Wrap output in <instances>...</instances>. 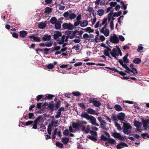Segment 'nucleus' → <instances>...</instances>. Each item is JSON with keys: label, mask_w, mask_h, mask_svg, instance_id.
Wrapping results in <instances>:
<instances>
[{"label": "nucleus", "mask_w": 149, "mask_h": 149, "mask_svg": "<svg viewBox=\"0 0 149 149\" xmlns=\"http://www.w3.org/2000/svg\"><path fill=\"white\" fill-rule=\"evenodd\" d=\"M65 37V35H63L62 36L61 32L58 31H55L53 35L54 39L58 41V44L60 45H62L64 42Z\"/></svg>", "instance_id": "nucleus-1"}, {"label": "nucleus", "mask_w": 149, "mask_h": 149, "mask_svg": "<svg viewBox=\"0 0 149 149\" xmlns=\"http://www.w3.org/2000/svg\"><path fill=\"white\" fill-rule=\"evenodd\" d=\"M61 47L55 45L54 47L51 50V52L52 53V54L56 58H60L61 57V51H59L61 49Z\"/></svg>", "instance_id": "nucleus-2"}, {"label": "nucleus", "mask_w": 149, "mask_h": 149, "mask_svg": "<svg viewBox=\"0 0 149 149\" xmlns=\"http://www.w3.org/2000/svg\"><path fill=\"white\" fill-rule=\"evenodd\" d=\"M123 132L126 134L129 135L131 133L132 127L130 124L128 123L123 122Z\"/></svg>", "instance_id": "nucleus-3"}, {"label": "nucleus", "mask_w": 149, "mask_h": 149, "mask_svg": "<svg viewBox=\"0 0 149 149\" xmlns=\"http://www.w3.org/2000/svg\"><path fill=\"white\" fill-rule=\"evenodd\" d=\"M116 48H113L110 53L113 57L116 58L119 55L122 56V52L119 48L117 46H116Z\"/></svg>", "instance_id": "nucleus-4"}, {"label": "nucleus", "mask_w": 149, "mask_h": 149, "mask_svg": "<svg viewBox=\"0 0 149 149\" xmlns=\"http://www.w3.org/2000/svg\"><path fill=\"white\" fill-rule=\"evenodd\" d=\"M80 125V128L81 129V131L84 132V133H88L89 132L90 130V125H87L85 127L84 124H86L87 123L85 121H81V122H79Z\"/></svg>", "instance_id": "nucleus-5"}, {"label": "nucleus", "mask_w": 149, "mask_h": 149, "mask_svg": "<svg viewBox=\"0 0 149 149\" xmlns=\"http://www.w3.org/2000/svg\"><path fill=\"white\" fill-rule=\"evenodd\" d=\"M134 125L136 128V130L139 132L142 131V123L138 121L135 120L134 122Z\"/></svg>", "instance_id": "nucleus-6"}, {"label": "nucleus", "mask_w": 149, "mask_h": 149, "mask_svg": "<svg viewBox=\"0 0 149 149\" xmlns=\"http://www.w3.org/2000/svg\"><path fill=\"white\" fill-rule=\"evenodd\" d=\"M110 40L112 43L117 44L119 42L118 38L117 36L115 34L110 36Z\"/></svg>", "instance_id": "nucleus-7"}, {"label": "nucleus", "mask_w": 149, "mask_h": 149, "mask_svg": "<svg viewBox=\"0 0 149 149\" xmlns=\"http://www.w3.org/2000/svg\"><path fill=\"white\" fill-rule=\"evenodd\" d=\"M87 120L90 121L91 123L93 125H95L97 126H99V125L96 123V120L94 116L90 115Z\"/></svg>", "instance_id": "nucleus-8"}, {"label": "nucleus", "mask_w": 149, "mask_h": 149, "mask_svg": "<svg viewBox=\"0 0 149 149\" xmlns=\"http://www.w3.org/2000/svg\"><path fill=\"white\" fill-rule=\"evenodd\" d=\"M119 62L123 67L126 70L125 71V72L128 73H130V69L124 63L123 60L122 59H120L119 60Z\"/></svg>", "instance_id": "nucleus-9"}, {"label": "nucleus", "mask_w": 149, "mask_h": 149, "mask_svg": "<svg viewBox=\"0 0 149 149\" xmlns=\"http://www.w3.org/2000/svg\"><path fill=\"white\" fill-rule=\"evenodd\" d=\"M107 27H103L100 30V31L106 37L108 36L110 32L109 30L106 28Z\"/></svg>", "instance_id": "nucleus-10"}, {"label": "nucleus", "mask_w": 149, "mask_h": 149, "mask_svg": "<svg viewBox=\"0 0 149 149\" xmlns=\"http://www.w3.org/2000/svg\"><path fill=\"white\" fill-rule=\"evenodd\" d=\"M89 102L92 103L94 106L96 107H99L101 105V103L96 100L94 98L91 99L89 100Z\"/></svg>", "instance_id": "nucleus-11"}, {"label": "nucleus", "mask_w": 149, "mask_h": 149, "mask_svg": "<svg viewBox=\"0 0 149 149\" xmlns=\"http://www.w3.org/2000/svg\"><path fill=\"white\" fill-rule=\"evenodd\" d=\"M114 13L113 11H111L108 15V21L110 22L111 20H113L115 19Z\"/></svg>", "instance_id": "nucleus-12"}, {"label": "nucleus", "mask_w": 149, "mask_h": 149, "mask_svg": "<svg viewBox=\"0 0 149 149\" xmlns=\"http://www.w3.org/2000/svg\"><path fill=\"white\" fill-rule=\"evenodd\" d=\"M64 111L65 109L63 107H62L60 108L56 112V115L55 116L56 118H59L61 115V112Z\"/></svg>", "instance_id": "nucleus-13"}, {"label": "nucleus", "mask_w": 149, "mask_h": 149, "mask_svg": "<svg viewBox=\"0 0 149 149\" xmlns=\"http://www.w3.org/2000/svg\"><path fill=\"white\" fill-rule=\"evenodd\" d=\"M62 26L64 29L69 30H71L72 29V26L70 23H64L62 25Z\"/></svg>", "instance_id": "nucleus-14"}, {"label": "nucleus", "mask_w": 149, "mask_h": 149, "mask_svg": "<svg viewBox=\"0 0 149 149\" xmlns=\"http://www.w3.org/2000/svg\"><path fill=\"white\" fill-rule=\"evenodd\" d=\"M112 135L114 138H118L122 141L124 140V138L119 133L116 132L113 133Z\"/></svg>", "instance_id": "nucleus-15"}, {"label": "nucleus", "mask_w": 149, "mask_h": 149, "mask_svg": "<svg viewBox=\"0 0 149 149\" xmlns=\"http://www.w3.org/2000/svg\"><path fill=\"white\" fill-rule=\"evenodd\" d=\"M80 122H81V121H78L77 123L76 122L72 123V127L75 129H78L79 128H80V125L79 124Z\"/></svg>", "instance_id": "nucleus-16"}, {"label": "nucleus", "mask_w": 149, "mask_h": 149, "mask_svg": "<svg viewBox=\"0 0 149 149\" xmlns=\"http://www.w3.org/2000/svg\"><path fill=\"white\" fill-rule=\"evenodd\" d=\"M125 115L123 113L121 112L117 115V117L121 121L124 120V119L125 117Z\"/></svg>", "instance_id": "nucleus-17"}, {"label": "nucleus", "mask_w": 149, "mask_h": 149, "mask_svg": "<svg viewBox=\"0 0 149 149\" xmlns=\"http://www.w3.org/2000/svg\"><path fill=\"white\" fill-rule=\"evenodd\" d=\"M124 147H128L127 144L123 142H121L117 145L116 148L117 149H120Z\"/></svg>", "instance_id": "nucleus-18"}, {"label": "nucleus", "mask_w": 149, "mask_h": 149, "mask_svg": "<svg viewBox=\"0 0 149 149\" xmlns=\"http://www.w3.org/2000/svg\"><path fill=\"white\" fill-rule=\"evenodd\" d=\"M63 133L65 136H67L69 135L71 137H73L74 136L73 134L71 133H69V130L67 129L65 130L63 132Z\"/></svg>", "instance_id": "nucleus-19"}, {"label": "nucleus", "mask_w": 149, "mask_h": 149, "mask_svg": "<svg viewBox=\"0 0 149 149\" xmlns=\"http://www.w3.org/2000/svg\"><path fill=\"white\" fill-rule=\"evenodd\" d=\"M104 10L102 8L99 9L97 11V15L100 16H102L104 14Z\"/></svg>", "instance_id": "nucleus-20"}, {"label": "nucleus", "mask_w": 149, "mask_h": 149, "mask_svg": "<svg viewBox=\"0 0 149 149\" xmlns=\"http://www.w3.org/2000/svg\"><path fill=\"white\" fill-rule=\"evenodd\" d=\"M40 121V118H37L34 122V124L32 128L34 129H36L37 128V124L39 123Z\"/></svg>", "instance_id": "nucleus-21"}, {"label": "nucleus", "mask_w": 149, "mask_h": 149, "mask_svg": "<svg viewBox=\"0 0 149 149\" xmlns=\"http://www.w3.org/2000/svg\"><path fill=\"white\" fill-rule=\"evenodd\" d=\"M51 36L49 35H45L42 38V40L44 41H48L51 39Z\"/></svg>", "instance_id": "nucleus-22"}, {"label": "nucleus", "mask_w": 149, "mask_h": 149, "mask_svg": "<svg viewBox=\"0 0 149 149\" xmlns=\"http://www.w3.org/2000/svg\"><path fill=\"white\" fill-rule=\"evenodd\" d=\"M86 111L88 113L90 114H95V111L91 108L88 109H87Z\"/></svg>", "instance_id": "nucleus-23"}, {"label": "nucleus", "mask_w": 149, "mask_h": 149, "mask_svg": "<svg viewBox=\"0 0 149 149\" xmlns=\"http://www.w3.org/2000/svg\"><path fill=\"white\" fill-rule=\"evenodd\" d=\"M19 33L20 36L22 38H24L27 35L26 31H20Z\"/></svg>", "instance_id": "nucleus-24"}, {"label": "nucleus", "mask_w": 149, "mask_h": 149, "mask_svg": "<svg viewBox=\"0 0 149 149\" xmlns=\"http://www.w3.org/2000/svg\"><path fill=\"white\" fill-rule=\"evenodd\" d=\"M90 116L86 112L82 113L80 115L81 117L84 118L87 120L88 119Z\"/></svg>", "instance_id": "nucleus-25"}, {"label": "nucleus", "mask_w": 149, "mask_h": 149, "mask_svg": "<svg viewBox=\"0 0 149 149\" xmlns=\"http://www.w3.org/2000/svg\"><path fill=\"white\" fill-rule=\"evenodd\" d=\"M128 56V54H127L123 57V60L124 62L125 63H128L129 62V60L127 58V57Z\"/></svg>", "instance_id": "nucleus-26"}, {"label": "nucleus", "mask_w": 149, "mask_h": 149, "mask_svg": "<svg viewBox=\"0 0 149 149\" xmlns=\"http://www.w3.org/2000/svg\"><path fill=\"white\" fill-rule=\"evenodd\" d=\"M114 108L118 111H121L122 110V107L118 104H116L114 107Z\"/></svg>", "instance_id": "nucleus-27"}, {"label": "nucleus", "mask_w": 149, "mask_h": 149, "mask_svg": "<svg viewBox=\"0 0 149 149\" xmlns=\"http://www.w3.org/2000/svg\"><path fill=\"white\" fill-rule=\"evenodd\" d=\"M46 26V24L44 22H40L38 24L39 27L41 29H44Z\"/></svg>", "instance_id": "nucleus-28"}, {"label": "nucleus", "mask_w": 149, "mask_h": 149, "mask_svg": "<svg viewBox=\"0 0 149 149\" xmlns=\"http://www.w3.org/2000/svg\"><path fill=\"white\" fill-rule=\"evenodd\" d=\"M107 18H104L102 20V22L101 23L102 26L104 25V27H107Z\"/></svg>", "instance_id": "nucleus-29"}, {"label": "nucleus", "mask_w": 149, "mask_h": 149, "mask_svg": "<svg viewBox=\"0 0 149 149\" xmlns=\"http://www.w3.org/2000/svg\"><path fill=\"white\" fill-rule=\"evenodd\" d=\"M88 24V22L87 20H84L81 23L80 26L84 27L86 26Z\"/></svg>", "instance_id": "nucleus-30"}, {"label": "nucleus", "mask_w": 149, "mask_h": 149, "mask_svg": "<svg viewBox=\"0 0 149 149\" xmlns=\"http://www.w3.org/2000/svg\"><path fill=\"white\" fill-rule=\"evenodd\" d=\"M119 73L120 75L122 76V77H121L122 79H127L129 78V77L125 76L126 75V74L124 72H120Z\"/></svg>", "instance_id": "nucleus-31"}, {"label": "nucleus", "mask_w": 149, "mask_h": 149, "mask_svg": "<svg viewBox=\"0 0 149 149\" xmlns=\"http://www.w3.org/2000/svg\"><path fill=\"white\" fill-rule=\"evenodd\" d=\"M84 30L86 32H88L89 33L93 32L94 31V30L92 29L91 27H89L84 29Z\"/></svg>", "instance_id": "nucleus-32"}, {"label": "nucleus", "mask_w": 149, "mask_h": 149, "mask_svg": "<svg viewBox=\"0 0 149 149\" xmlns=\"http://www.w3.org/2000/svg\"><path fill=\"white\" fill-rule=\"evenodd\" d=\"M141 61V60L139 58H136L133 60V62L135 64H138L140 63Z\"/></svg>", "instance_id": "nucleus-33"}, {"label": "nucleus", "mask_w": 149, "mask_h": 149, "mask_svg": "<svg viewBox=\"0 0 149 149\" xmlns=\"http://www.w3.org/2000/svg\"><path fill=\"white\" fill-rule=\"evenodd\" d=\"M97 119L100 122V124H106V122L101 117H98Z\"/></svg>", "instance_id": "nucleus-34"}, {"label": "nucleus", "mask_w": 149, "mask_h": 149, "mask_svg": "<svg viewBox=\"0 0 149 149\" xmlns=\"http://www.w3.org/2000/svg\"><path fill=\"white\" fill-rule=\"evenodd\" d=\"M52 9L49 7H46L45 10V13L46 14H49L52 11Z\"/></svg>", "instance_id": "nucleus-35"}, {"label": "nucleus", "mask_w": 149, "mask_h": 149, "mask_svg": "<svg viewBox=\"0 0 149 149\" xmlns=\"http://www.w3.org/2000/svg\"><path fill=\"white\" fill-rule=\"evenodd\" d=\"M53 43V41H49L45 43L46 47H49L52 46Z\"/></svg>", "instance_id": "nucleus-36"}, {"label": "nucleus", "mask_w": 149, "mask_h": 149, "mask_svg": "<svg viewBox=\"0 0 149 149\" xmlns=\"http://www.w3.org/2000/svg\"><path fill=\"white\" fill-rule=\"evenodd\" d=\"M76 17V15L74 13H72L69 15V18L70 19L72 20L75 19Z\"/></svg>", "instance_id": "nucleus-37"}, {"label": "nucleus", "mask_w": 149, "mask_h": 149, "mask_svg": "<svg viewBox=\"0 0 149 149\" xmlns=\"http://www.w3.org/2000/svg\"><path fill=\"white\" fill-rule=\"evenodd\" d=\"M142 122L143 124V126L144 127V129L145 130H147L149 128V125H148V124L145 123V122L143 121H142Z\"/></svg>", "instance_id": "nucleus-38"}, {"label": "nucleus", "mask_w": 149, "mask_h": 149, "mask_svg": "<svg viewBox=\"0 0 149 149\" xmlns=\"http://www.w3.org/2000/svg\"><path fill=\"white\" fill-rule=\"evenodd\" d=\"M69 140V139L66 137H63L62 139V141L64 144H66Z\"/></svg>", "instance_id": "nucleus-39"}, {"label": "nucleus", "mask_w": 149, "mask_h": 149, "mask_svg": "<svg viewBox=\"0 0 149 149\" xmlns=\"http://www.w3.org/2000/svg\"><path fill=\"white\" fill-rule=\"evenodd\" d=\"M57 21V19L55 17H52L50 19V22L52 24H55Z\"/></svg>", "instance_id": "nucleus-40"}, {"label": "nucleus", "mask_w": 149, "mask_h": 149, "mask_svg": "<svg viewBox=\"0 0 149 149\" xmlns=\"http://www.w3.org/2000/svg\"><path fill=\"white\" fill-rule=\"evenodd\" d=\"M55 24V28L56 29H58L61 28V23L60 22H56Z\"/></svg>", "instance_id": "nucleus-41"}, {"label": "nucleus", "mask_w": 149, "mask_h": 149, "mask_svg": "<svg viewBox=\"0 0 149 149\" xmlns=\"http://www.w3.org/2000/svg\"><path fill=\"white\" fill-rule=\"evenodd\" d=\"M138 48L137 49V51L140 53H141L142 52V50L143 49V47L142 46L141 44H139L138 46Z\"/></svg>", "instance_id": "nucleus-42"}, {"label": "nucleus", "mask_w": 149, "mask_h": 149, "mask_svg": "<svg viewBox=\"0 0 149 149\" xmlns=\"http://www.w3.org/2000/svg\"><path fill=\"white\" fill-rule=\"evenodd\" d=\"M46 67L49 69H52L54 68V65L52 63H49L47 65Z\"/></svg>", "instance_id": "nucleus-43"}, {"label": "nucleus", "mask_w": 149, "mask_h": 149, "mask_svg": "<svg viewBox=\"0 0 149 149\" xmlns=\"http://www.w3.org/2000/svg\"><path fill=\"white\" fill-rule=\"evenodd\" d=\"M88 136L89 139L93 141H95L97 140V136Z\"/></svg>", "instance_id": "nucleus-44"}, {"label": "nucleus", "mask_w": 149, "mask_h": 149, "mask_svg": "<svg viewBox=\"0 0 149 149\" xmlns=\"http://www.w3.org/2000/svg\"><path fill=\"white\" fill-rule=\"evenodd\" d=\"M72 93L74 96L77 97L81 95V93L77 91L73 92Z\"/></svg>", "instance_id": "nucleus-45"}, {"label": "nucleus", "mask_w": 149, "mask_h": 149, "mask_svg": "<svg viewBox=\"0 0 149 149\" xmlns=\"http://www.w3.org/2000/svg\"><path fill=\"white\" fill-rule=\"evenodd\" d=\"M104 54L106 56H108L109 58L112 59L111 57L110 56L109 52H108V50H105L104 51Z\"/></svg>", "instance_id": "nucleus-46"}, {"label": "nucleus", "mask_w": 149, "mask_h": 149, "mask_svg": "<svg viewBox=\"0 0 149 149\" xmlns=\"http://www.w3.org/2000/svg\"><path fill=\"white\" fill-rule=\"evenodd\" d=\"M115 126L117 127V130H121L122 128L119 124L118 123H115Z\"/></svg>", "instance_id": "nucleus-47"}, {"label": "nucleus", "mask_w": 149, "mask_h": 149, "mask_svg": "<svg viewBox=\"0 0 149 149\" xmlns=\"http://www.w3.org/2000/svg\"><path fill=\"white\" fill-rule=\"evenodd\" d=\"M141 136L143 139H146L147 138H149V135L146 133L142 134Z\"/></svg>", "instance_id": "nucleus-48"}, {"label": "nucleus", "mask_w": 149, "mask_h": 149, "mask_svg": "<svg viewBox=\"0 0 149 149\" xmlns=\"http://www.w3.org/2000/svg\"><path fill=\"white\" fill-rule=\"evenodd\" d=\"M62 44L63 48L61 49V51L62 52H64L66 49V48L65 47L66 44L64 43Z\"/></svg>", "instance_id": "nucleus-49"}, {"label": "nucleus", "mask_w": 149, "mask_h": 149, "mask_svg": "<svg viewBox=\"0 0 149 149\" xmlns=\"http://www.w3.org/2000/svg\"><path fill=\"white\" fill-rule=\"evenodd\" d=\"M122 13V12L121 11H119L117 12H115L114 13V16L118 17Z\"/></svg>", "instance_id": "nucleus-50"}, {"label": "nucleus", "mask_w": 149, "mask_h": 149, "mask_svg": "<svg viewBox=\"0 0 149 149\" xmlns=\"http://www.w3.org/2000/svg\"><path fill=\"white\" fill-rule=\"evenodd\" d=\"M53 102H52L49 105V107L50 109L51 110H53L54 109V104H53Z\"/></svg>", "instance_id": "nucleus-51"}, {"label": "nucleus", "mask_w": 149, "mask_h": 149, "mask_svg": "<svg viewBox=\"0 0 149 149\" xmlns=\"http://www.w3.org/2000/svg\"><path fill=\"white\" fill-rule=\"evenodd\" d=\"M56 145L57 147H58L59 148H63V144L62 143L58 142H57L56 143Z\"/></svg>", "instance_id": "nucleus-52"}, {"label": "nucleus", "mask_w": 149, "mask_h": 149, "mask_svg": "<svg viewBox=\"0 0 149 149\" xmlns=\"http://www.w3.org/2000/svg\"><path fill=\"white\" fill-rule=\"evenodd\" d=\"M132 70H130V73L132 72L134 74H137L138 73L137 70L135 68H133Z\"/></svg>", "instance_id": "nucleus-53"}, {"label": "nucleus", "mask_w": 149, "mask_h": 149, "mask_svg": "<svg viewBox=\"0 0 149 149\" xmlns=\"http://www.w3.org/2000/svg\"><path fill=\"white\" fill-rule=\"evenodd\" d=\"M123 17L124 16L123 15L121 16H120L119 17V18L118 19V23L120 24H121V21L122 20H123Z\"/></svg>", "instance_id": "nucleus-54"}, {"label": "nucleus", "mask_w": 149, "mask_h": 149, "mask_svg": "<svg viewBox=\"0 0 149 149\" xmlns=\"http://www.w3.org/2000/svg\"><path fill=\"white\" fill-rule=\"evenodd\" d=\"M82 18L81 15V14L79 15L76 17V20L77 21H81Z\"/></svg>", "instance_id": "nucleus-55"}, {"label": "nucleus", "mask_w": 149, "mask_h": 149, "mask_svg": "<svg viewBox=\"0 0 149 149\" xmlns=\"http://www.w3.org/2000/svg\"><path fill=\"white\" fill-rule=\"evenodd\" d=\"M33 40L37 42H40L41 41V39L40 38L38 37H35V38H34Z\"/></svg>", "instance_id": "nucleus-56"}, {"label": "nucleus", "mask_w": 149, "mask_h": 149, "mask_svg": "<svg viewBox=\"0 0 149 149\" xmlns=\"http://www.w3.org/2000/svg\"><path fill=\"white\" fill-rule=\"evenodd\" d=\"M73 41L74 42L76 43H79L80 41L81 40L79 38H75V39H74Z\"/></svg>", "instance_id": "nucleus-57"}, {"label": "nucleus", "mask_w": 149, "mask_h": 149, "mask_svg": "<svg viewBox=\"0 0 149 149\" xmlns=\"http://www.w3.org/2000/svg\"><path fill=\"white\" fill-rule=\"evenodd\" d=\"M102 26L101 24H100L99 22H97L96 24L95 25V28H96L98 27H100Z\"/></svg>", "instance_id": "nucleus-58"}, {"label": "nucleus", "mask_w": 149, "mask_h": 149, "mask_svg": "<svg viewBox=\"0 0 149 149\" xmlns=\"http://www.w3.org/2000/svg\"><path fill=\"white\" fill-rule=\"evenodd\" d=\"M116 3L115 2H111L110 3V5L111 7H114L116 5Z\"/></svg>", "instance_id": "nucleus-59"}, {"label": "nucleus", "mask_w": 149, "mask_h": 149, "mask_svg": "<svg viewBox=\"0 0 149 149\" xmlns=\"http://www.w3.org/2000/svg\"><path fill=\"white\" fill-rule=\"evenodd\" d=\"M29 119L34 118V114L33 113H29Z\"/></svg>", "instance_id": "nucleus-60"}, {"label": "nucleus", "mask_w": 149, "mask_h": 149, "mask_svg": "<svg viewBox=\"0 0 149 149\" xmlns=\"http://www.w3.org/2000/svg\"><path fill=\"white\" fill-rule=\"evenodd\" d=\"M81 21H77L75 22L74 23V26L76 27L78 26L79 24H80Z\"/></svg>", "instance_id": "nucleus-61"}, {"label": "nucleus", "mask_w": 149, "mask_h": 149, "mask_svg": "<svg viewBox=\"0 0 149 149\" xmlns=\"http://www.w3.org/2000/svg\"><path fill=\"white\" fill-rule=\"evenodd\" d=\"M118 38H119L120 41L122 42L123 41L125 40V38L122 35H119Z\"/></svg>", "instance_id": "nucleus-62"}, {"label": "nucleus", "mask_w": 149, "mask_h": 149, "mask_svg": "<svg viewBox=\"0 0 149 149\" xmlns=\"http://www.w3.org/2000/svg\"><path fill=\"white\" fill-rule=\"evenodd\" d=\"M90 133L93 136H97V132H95L93 131H91L90 132Z\"/></svg>", "instance_id": "nucleus-63"}, {"label": "nucleus", "mask_w": 149, "mask_h": 149, "mask_svg": "<svg viewBox=\"0 0 149 149\" xmlns=\"http://www.w3.org/2000/svg\"><path fill=\"white\" fill-rule=\"evenodd\" d=\"M100 40L101 41L103 42L105 40V38L103 35H100L99 37Z\"/></svg>", "instance_id": "nucleus-64"}]
</instances>
